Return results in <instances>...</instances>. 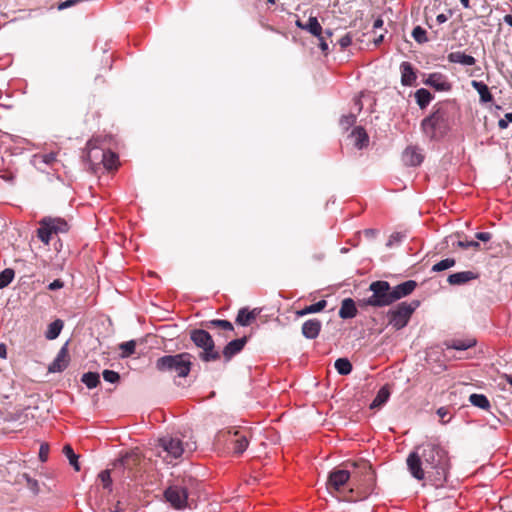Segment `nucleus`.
I'll list each match as a JSON object with an SVG mask.
<instances>
[{
    "label": "nucleus",
    "instance_id": "obj_1",
    "mask_svg": "<svg viewBox=\"0 0 512 512\" xmlns=\"http://www.w3.org/2000/svg\"><path fill=\"white\" fill-rule=\"evenodd\" d=\"M406 463L412 477L419 481L428 478L436 487L447 481L450 459L447 451L437 443L426 442L417 446L408 455Z\"/></svg>",
    "mask_w": 512,
    "mask_h": 512
},
{
    "label": "nucleus",
    "instance_id": "obj_2",
    "mask_svg": "<svg viewBox=\"0 0 512 512\" xmlns=\"http://www.w3.org/2000/svg\"><path fill=\"white\" fill-rule=\"evenodd\" d=\"M351 488H349V501H360L367 499L375 489V473L371 465L365 461L350 464Z\"/></svg>",
    "mask_w": 512,
    "mask_h": 512
},
{
    "label": "nucleus",
    "instance_id": "obj_3",
    "mask_svg": "<svg viewBox=\"0 0 512 512\" xmlns=\"http://www.w3.org/2000/svg\"><path fill=\"white\" fill-rule=\"evenodd\" d=\"M192 358L193 356L188 352L165 355L156 360L155 368L159 372L170 373L177 377L185 378L191 371Z\"/></svg>",
    "mask_w": 512,
    "mask_h": 512
},
{
    "label": "nucleus",
    "instance_id": "obj_4",
    "mask_svg": "<svg viewBox=\"0 0 512 512\" xmlns=\"http://www.w3.org/2000/svg\"><path fill=\"white\" fill-rule=\"evenodd\" d=\"M194 449L195 445L190 446L187 443L185 448L181 440L170 436L160 438L156 445L157 456L161 457L167 464H171L174 460L180 458L186 450L191 452Z\"/></svg>",
    "mask_w": 512,
    "mask_h": 512
},
{
    "label": "nucleus",
    "instance_id": "obj_5",
    "mask_svg": "<svg viewBox=\"0 0 512 512\" xmlns=\"http://www.w3.org/2000/svg\"><path fill=\"white\" fill-rule=\"evenodd\" d=\"M190 338L198 348L202 349L199 357L203 362L216 361L220 359L221 355L215 350L214 341L207 331L203 329L193 330L190 334Z\"/></svg>",
    "mask_w": 512,
    "mask_h": 512
},
{
    "label": "nucleus",
    "instance_id": "obj_6",
    "mask_svg": "<svg viewBox=\"0 0 512 512\" xmlns=\"http://www.w3.org/2000/svg\"><path fill=\"white\" fill-rule=\"evenodd\" d=\"M420 306L419 300H412L410 302H401L388 312L389 324L396 330L404 328L414 311Z\"/></svg>",
    "mask_w": 512,
    "mask_h": 512
},
{
    "label": "nucleus",
    "instance_id": "obj_7",
    "mask_svg": "<svg viewBox=\"0 0 512 512\" xmlns=\"http://www.w3.org/2000/svg\"><path fill=\"white\" fill-rule=\"evenodd\" d=\"M327 490L330 493H348L351 488V470L347 468H335L328 476Z\"/></svg>",
    "mask_w": 512,
    "mask_h": 512
},
{
    "label": "nucleus",
    "instance_id": "obj_8",
    "mask_svg": "<svg viewBox=\"0 0 512 512\" xmlns=\"http://www.w3.org/2000/svg\"><path fill=\"white\" fill-rule=\"evenodd\" d=\"M370 290L372 295L368 299V304L374 307L388 306L394 302L392 289L386 281H375L371 283Z\"/></svg>",
    "mask_w": 512,
    "mask_h": 512
},
{
    "label": "nucleus",
    "instance_id": "obj_9",
    "mask_svg": "<svg viewBox=\"0 0 512 512\" xmlns=\"http://www.w3.org/2000/svg\"><path fill=\"white\" fill-rule=\"evenodd\" d=\"M67 230L68 224L65 220L61 218H44L37 229V236L43 243L48 245L53 234L63 233Z\"/></svg>",
    "mask_w": 512,
    "mask_h": 512
},
{
    "label": "nucleus",
    "instance_id": "obj_10",
    "mask_svg": "<svg viewBox=\"0 0 512 512\" xmlns=\"http://www.w3.org/2000/svg\"><path fill=\"white\" fill-rule=\"evenodd\" d=\"M87 160L96 163L98 160L103 163L106 169H114L117 166L118 156L111 151H104L93 146L91 142L87 143Z\"/></svg>",
    "mask_w": 512,
    "mask_h": 512
},
{
    "label": "nucleus",
    "instance_id": "obj_11",
    "mask_svg": "<svg viewBox=\"0 0 512 512\" xmlns=\"http://www.w3.org/2000/svg\"><path fill=\"white\" fill-rule=\"evenodd\" d=\"M166 501L175 509L191 507L188 499L187 489L181 485H171L165 492Z\"/></svg>",
    "mask_w": 512,
    "mask_h": 512
},
{
    "label": "nucleus",
    "instance_id": "obj_12",
    "mask_svg": "<svg viewBox=\"0 0 512 512\" xmlns=\"http://www.w3.org/2000/svg\"><path fill=\"white\" fill-rule=\"evenodd\" d=\"M423 83L439 92H448L452 89V84L448 77L440 72L430 73L423 80Z\"/></svg>",
    "mask_w": 512,
    "mask_h": 512
},
{
    "label": "nucleus",
    "instance_id": "obj_13",
    "mask_svg": "<svg viewBox=\"0 0 512 512\" xmlns=\"http://www.w3.org/2000/svg\"><path fill=\"white\" fill-rule=\"evenodd\" d=\"M69 364V354L67 344H65L58 352L56 358L49 365L48 371L52 373L62 372Z\"/></svg>",
    "mask_w": 512,
    "mask_h": 512
},
{
    "label": "nucleus",
    "instance_id": "obj_14",
    "mask_svg": "<svg viewBox=\"0 0 512 512\" xmlns=\"http://www.w3.org/2000/svg\"><path fill=\"white\" fill-rule=\"evenodd\" d=\"M416 287L417 282L414 280H408L394 287H391L394 302L410 295L415 290Z\"/></svg>",
    "mask_w": 512,
    "mask_h": 512
},
{
    "label": "nucleus",
    "instance_id": "obj_15",
    "mask_svg": "<svg viewBox=\"0 0 512 512\" xmlns=\"http://www.w3.org/2000/svg\"><path fill=\"white\" fill-rule=\"evenodd\" d=\"M443 122V116L440 112H435L422 121L423 131L430 137L435 136L436 128Z\"/></svg>",
    "mask_w": 512,
    "mask_h": 512
},
{
    "label": "nucleus",
    "instance_id": "obj_16",
    "mask_svg": "<svg viewBox=\"0 0 512 512\" xmlns=\"http://www.w3.org/2000/svg\"><path fill=\"white\" fill-rule=\"evenodd\" d=\"M247 341L246 337L235 339L230 341L223 349V357L226 361H230L231 358L238 354L245 346Z\"/></svg>",
    "mask_w": 512,
    "mask_h": 512
},
{
    "label": "nucleus",
    "instance_id": "obj_17",
    "mask_svg": "<svg viewBox=\"0 0 512 512\" xmlns=\"http://www.w3.org/2000/svg\"><path fill=\"white\" fill-rule=\"evenodd\" d=\"M401 72V84L403 86H412L414 85L417 76L415 70L410 62L404 61L400 65Z\"/></svg>",
    "mask_w": 512,
    "mask_h": 512
},
{
    "label": "nucleus",
    "instance_id": "obj_18",
    "mask_svg": "<svg viewBox=\"0 0 512 512\" xmlns=\"http://www.w3.org/2000/svg\"><path fill=\"white\" fill-rule=\"evenodd\" d=\"M321 326L318 319H309L302 325V334L307 339H315L320 333Z\"/></svg>",
    "mask_w": 512,
    "mask_h": 512
},
{
    "label": "nucleus",
    "instance_id": "obj_19",
    "mask_svg": "<svg viewBox=\"0 0 512 512\" xmlns=\"http://www.w3.org/2000/svg\"><path fill=\"white\" fill-rule=\"evenodd\" d=\"M477 278V274L472 271H462L448 276L447 281L450 285H463Z\"/></svg>",
    "mask_w": 512,
    "mask_h": 512
},
{
    "label": "nucleus",
    "instance_id": "obj_20",
    "mask_svg": "<svg viewBox=\"0 0 512 512\" xmlns=\"http://www.w3.org/2000/svg\"><path fill=\"white\" fill-rule=\"evenodd\" d=\"M403 162L408 166L420 165L423 157L415 147H408L404 150L402 155Z\"/></svg>",
    "mask_w": 512,
    "mask_h": 512
},
{
    "label": "nucleus",
    "instance_id": "obj_21",
    "mask_svg": "<svg viewBox=\"0 0 512 512\" xmlns=\"http://www.w3.org/2000/svg\"><path fill=\"white\" fill-rule=\"evenodd\" d=\"M258 314L259 311L257 309L248 310V308H241L236 317V323L241 326H248L256 319Z\"/></svg>",
    "mask_w": 512,
    "mask_h": 512
},
{
    "label": "nucleus",
    "instance_id": "obj_22",
    "mask_svg": "<svg viewBox=\"0 0 512 512\" xmlns=\"http://www.w3.org/2000/svg\"><path fill=\"white\" fill-rule=\"evenodd\" d=\"M447 59L451 63H459L464 66H472L476 63V59L473 56L460 51L451 52L448 54Z\"/></svg>",
    "mask_w": 512,
    "mask_h": 512
},
{
    "label": "nucleus",
    "instance_id": "obj_23",
    "mask_svg": "<svg viewBox=\"0 0 512 512\" xmlns=\"http://www.w3.org/2000/svg\"><path fill=\"white\" fill-rule=\"evenodd\" d=\"M357 314V308L354 301L351 298H346L342 301L339 310V316L342 319H350L355 317Z\"/></svg>",
    "mask_w": 512,
    "mask_h": 512
},
{
    "label": "nucleus",
    "instance_id": "obj_24",
    "mask_svg": "<svg viewBox=\"0 0 512 512\" xmlns=\"http://www.w3.org/2000/svg\"><path fill=\"white\" fill-rule=\"evenodd\" d=\"M351 137L353 138L354 146L358 149L366 147L369 143V136L362 127H356L353 129Z\"/></svg>",
    "mask_w": 512,
    "mask_h": 512
},
{
    "label": "nucleus",
    "instance_id": "obj_25",
    "mask_svg": "<svg viewBox=\"0 0 512 512\" xmlns=\"http://www.w3.org/2000/svg\"><path fill=\"white\" fill-rule=\"evenodd\" d=\"M239 433H240V430H236V429L220 431L217 434L216 439H217L218 443L224 442L228 445L229 448L232 449L233 444L235 443V440L237 439Z\"/></svg>",
    "mask_w": 512,
    "mask_h": 512
},
{
    "label": "nucleus",
    "instance_id": "obj_26",
    "mask_svg": "<svg viewBox=\"0 0 512 512\" xmlns=\"http://www.w3.org/2000/svg\"><path fill=\"white\" fill-rule=\"evenodd\" d=\"M471 85L478 92L481 102L487 103L493 100V96L485 83L473 80Z\"/></svg>",
    "mask_w": 512,
    "mask_h": 512
},
{
    "label": "nucleus",
    "instance_id": "obj_27",
    "mask_svg": "<svg viewBox=\"0 0 512 512\" xmlns=\"http://www.w3.org/2000/svg\"><path fill=\"white\" fill-rule=\"evenodd\" d=\"M389 397H390V390H389L388 386L381 387L380 390L378 391L376 397L372 401L370 408L376 409V408L381 407L383 404H385L388 401Z\"/></svg>",
    "mask_w": 512,
    "mask_h": 512
},
{
    "label": "nucleus",
    "instance_id": "obj_28",
    "mask_svg": "<svg viewBox=\"0 0 512 512\" xmlns=\"http://www.w3.org/2000/svg\"><path fill=\"white\" fill-rule=\"evenodd\" d=\"M415 99L420 108H425L433 99L432 94L425 88H420L415 92Z\"/></svg>",
    "mask_w": 512,
    "mask_h": 512
},
{
    "label": "nucleus",
    "instance_id": "obj_29",
    "mask_svg": "<svg viewBox=\"0 0 512 512\" xmlns=\"http://www.w3.org/2000/svg\"><path fill=\"white\" fill-rule=\"evenodd\" d=\"M476 344L475 339H458L452 340L449 344H447L448 349H455L459 351L467 350L473 347Z\"/></svg>",
    "mask_w": 512,
    "mask_h": 512
},
{
    "label": "nucleus",
    "instance_id": "obj_30",
    "mask_svg": "<svg viewBox=\"0 0 512 512\" xmlns=\"http://www.w3.org/2000/svg\"><path fill=\"white\" fill-rule=\"evenodd\" d=\"M63 325V321L60 319L53 321L48 325L45 337L49 340L56 339L59 336L61 330L63 329Z\"/></svg>",
    "mask_w": 512,
    "mask_h": 512
},
{
    "label": "nucleus",
    "instance_id": "obj_31",
    "mask_svg": "<svg viewBox=\"0 0 512 512\" xmlns=\"http://www.w3.org/2000/svg\"><path fill=\"white\" fill-rule=\"evenodd\" d=\"M249 441L247 435L240 431L235 443L233 444L232 450L234 454H242L248 447Z\"/></svg>",
    "mask_w": 512,
    "mask_h": 512
},
{
    "label": "nucleus",
    "instance_id": "obj_32",
    "mask_svg": "<svg viewBox=\"0 0 512 512\" xmlns=\"http://www.w3.org/2000/svg\"><path fill=\"white\" fill-rule=\"evenodd\" d=\"M305 30L315 37H320L323 33V28L316 17H309L308 22L305 24Z\"/></svg>",
    "mask_w": 512,
    "mask_h": 512
},
{
    "label": "nucleus",
    "instance_id": "obj_33",
    "mask_svg": "<svg viewBox=\"0 0 512 512\" xmlns=\"http://www.w3.org/2000/svg\"><path fill=\"white\" fill-rule=\"evenodd\" d=\"M327 305L326 300H320L317 303H314L312 305L306 306L304 309L299 310L296 312L297 316L302 317L307 314L317 313L322 311Z\"/></svg>",
    "mask_w": 512,
    "mask_h": 512
},
{
    "label": "nucleus",
    "instance_id": "obj_34",
    "mask_svg": "<svg viewBox=\"0 0 512 512\" xmlns=\"http://www.w3.org/2000/svg\"><path fill=\"white\" fill-rule=\"evenodd\" d=\"M469 401L473 406L487 410L490 408V402L488 398L483 394L473 393L469 397Z\"/></svg>",
    "mask_w": 512,
    "mask_h": 512
},
{
    "label": "nucleus",
    "instance_id": "obj_35",
    "mask_svg": "<svg viewBox=\"0 0 512 512\" xmlns=\"http://www.w3.org/2000/svg\"><path fill=\"white\" fill-rule=\"evenodd\" d=\"M81 381L89 389L96 388L100 383V375L96 372H87L82 375Z\"/></svg>",
    "mask_w": 512,
    "mask_h": 512
},
{
    "label": "nucleus",
    "instance_id": "obj_36",
    "mask_svg": "<svg viewBox=\"0 0 512 512\" xmlns=\"http://www.w3.org/2000/svg\"><path fill=\"white\" fill-rule=\"evenodd\" d=\"M334 366L340 375H348L352 371V364L347 358L337 359Z\"/></svg>",
    "mask_w": 512,
    "mask_h": 512
},
{
    "label": "nucleus",
    "instance_id": "obj_37",
    "mask_svg": "<svg viewBox=\"0 0 512 512\" xmlns=\"http://www.w3.org/2000/svg\"><path fill=\"white\" fill-rule=\"evenodd\" d=\"M63 453L68 458L69 463L76 471L80 470L78 456L74 453L72 447L70 445H65L63 448Z\"/></svg>",
    "mask_w": 512,
    "mask_h": 512
},
{
    "label": "nucleus",
    "instance_id": "obj_38",
    "mask_svg": "<svg viewBox=\"0 0 512 512\" xmlns=\"http://www.w3.org/2000/svg\"><path fill=\"white\" fill-rule=\"evenodd\" d=\"M15 272L11 268H6L0 273V289L7 287L14 279Z\"/></svg>",
    "mask_w": 512,
    "mask_h": 512
},
{
    "label": "nucleus",
    "instance_id": "obj_39",
    "mask_svg": "<svg viewBox=\"0 0 512 512\" xmlns=\"http://www.w3.org/2000/svg\"><path fill=\"white\" fill-rule=\"evenodd\" d=\"M455 263H456V261L454 258L443 259L432 266V271L433 272H441V271L447 270L449 268H452L455 265Z\"/></svg>",
    "mask_w": 512,
    "mask_h": 512
},
{
    "label": "nucleus",
    "instance_id": "obj_40",
    "mask_svg": "<svg viewBox=\"0 0 512 512\" xmlns=\"http://www.w3.org/2000/svg\"><path fill=\"white\" fill-rule=\"evenodd\" d=\"M135 347L136 342L134 340L121 343L119 346L121 350V357L126 358L132 355L135 352Z\"/></svg>",
    "mask_w": 512,
    "mask_h": 512
},
{
    "label": "nucleus",
    "instance_id": "obj_41",
    "mask_svg": "<svg viewBox=\"0 0 512 512\" xmlns=\"http://www.w3.org/2000/svg\"><path fill=\"white\" fill-rule=\"evenodd\" d=\"M139 459V453L137 450L131 451L123 455L120 459H118V462L123 467H127L130 465V460L133 461V463H136Z\"/></svg>",
    "mask_w": 512,
    "mask_h": 512
},
{
    "label": "nucleus",
    "instance_id": "obj_42",
    "mask_svg": "<svg viewBox=\"0 0 512 512\" xmlns=\"http://www.w3.org/2000/svg\"><path fill=\"white\" fill-rule=\"evenodd\" d=\"M412 37L419 44H423V43L428 42V38H427V35H426V30L423 29L421 26H416L413 29Z\"/></svg>",
    "mask_w": 512,
    "mask_h": 512
},
{
    "label": "nucleus",
    "instance_id": "obj_43",
    "mask_svg": "<svg viewBox=\"0 0 512 512\" xmlns=\"http://www.w3.org/2000/svg\"><path fill=\"white\" fill-rule=\"evenodd\" d=\"M332 35H333V33L331 30H325L323 33H321L320 37H317L318 41H319V47L324 54H327L329 51V45L327 43V38L332 37Z\"/></svg>",
    "mask_w": 512,
    "mask_h": 512
},
{
    "label": "nucleus",
    "instance_id": "obj_44",
    "mask_svg": "<svg viewBox=\"0 0 512 512\" xmlns=\"http://www.w3.org/2000/svg\"><path fill=\"white\" fill-rule=\"evenodd\" d=\"M98 477L103 485V488L111 491L112 479H111L110 471L103 470L99 473Z\"/></svg>",
    "mask_w": 512,
    "mask_h": 512
},
{
    "label": "nucleus",
    "instance_id": "obj_45",
    "mask_svg": "<svg viewBox=\"0 0 512 512\" xmlns=\"http://www.w3.org/2000/svg\"><path fill=\"white\" fill-rule=\"evenodd\" d=\"M102 375L105 381L112 384H115L120 380L119 373L113 370H104Z\"/></svg>",
    "mask_w": 512,
    "mask_h": 512
},
{
    "label": "nucleus",
    "instance_id": "obj_46",
    "mask_svg": "<svg viewBox=\"0 0 512 512\" xmlns=\"http://www.w3.org/2000/svg\"><path fill=\"white\" fill-rule=\"evenodd\" d=\"M210 324L215 326V327L222 328L224 330H228V331H232L233 330V325L228 320L216 319V320H212L210 322Z\"/></svg>",
    "mask_w": 512,
    "mask_h": 512
},
{
    "label": "nucleus",
    "instance_id": "obj_47",
    "mask_svg": "<svg viewBox=\"0 0 512 512\" xmlns=\"http://www.w3.org/2000/svg\"><path fill=\"white\" fill-rule=\"evenodd\" d=\"M25 481H26V484L28 486V488L33 492V493H38L39 491V485H38V482L37 480L31 478L28 474H23L22 476Z\"/></svg>",
    "mask_w": 512,
    "mask_h": 512
},
{
    "label": "nucleus",
    "instance_id": "obj_48",
    "mask_svg": "<svg viewBox=\"0 0 512 512\" xmlns=\"http://www.w3.org/2000/svg\"><path fill=\"white\" fill-rule=\"evenodd\" d=\"M509 123H512V113H506L504 118L498 121V126L500 129H506Z\"/></svg>",
    "mask_w": 512,
    "mask_h": 512
},
{
    "label": "nucleus",
    "instance_id": "obj_49",
    "mask_svg": "<svg viewBox=\"0 0 512 512\" xmlns=\"http://www.w3.org/2000/svg\"><path fill=\"white\" fill-rule=\"evenodd\" d=\"M480 244L479 242L477 241H458V247H461L463 249H468V248H479Z\"/></svg>",
    "mask_w": 512,
    "mask_h": 512
},
{
    "label": "nucleus",
    "instance_id": "obj_50",
    "mask_svg": "<svg viewBox=\"0 0 512 512\" xmlns=\"http://www.w3.org/2000/svg\"><path fill=\"white\" fill-rule=\"evenodd\" d=\"M48 453H49L48 444H46V443L41 444L40 449H39V458L42 462H45L47 460Z\"/></svg>",
    "mask_w": 512,
    "mask_h": 512
},
{
    "label": "nucleus",
    "instance_id": "obj_51",
    "mask_svg": "<svg viewBox=\"0 0 512 512\" xmlns=\"http://www.w3.org/2000/svg\"><path fill=\"white\" fill-rule=\"evenodd\" d=\"M437 415L439 416L440 420L443 422V423H447L449 422L450 418L449 417L448 419H446V417L449 415V410L448 408L446 407H440L438 410H437Z\"/></svg>",
    "mask_w": 512,
    "mask_h": 512
},
{
    "label": "nucleus",
    "instance_id": "obj_52",
    "mask_svg": "<svg viewBox=\"0 0 512 512\" xmlns=\"http://www.w3.org/2000/svg\"><path fill=\"white\" fill-rule=\"evenodd\" d=\"M352 43V38L349 34L344 35L340 40L339 44L342 48H346Z\"/></svg>",
    "mask_w": 512,
    "mask_h": 512
},
{
    "label": "nucleus",
    "instance_id": "obj_53",
    "mask_svg": "<svg viewBox=\"0 0 512 512\" xmlns=\"http://www.w3.org/2000/svg\"><path fill=\"white\" fill-rule=\"evenodd\" d=\"M476 239L487 242L491 239L492 235L489 232H478L475 234Z\"/></svg>",
    "mask_w": 512,
    "mask_h": 512
},
{
    "label": "nucleus",
    "instance_id": "obj_54",
    "mask_svg": "<svg viewBox=\"0 0 512 512\" xmlns=\"http://www.w3.org/2000/svg\"><path fill=\"white\" fill-rule=\"evenodd\" d=\"M42 162L51 164L55 161L56 155L54 153H48L41 156Z\"/></svg>",
    "mask_w": 512,
    "mask_h": 512
},
{
    "label": "nucleus",
    "instance_id": "obj_55",
    "mask_svg": "<svg viewBox=\"0 0 512 512\" xmlns=\"http://www.w3.org/2000/svg\"><path fill=\"white\" fill-rule=\"evenodd\" d=\"M63 286H64L63 281H62V280H60V279H56V280H54L53 282H51V283L49 284L48 288H49L50 290H58V289L63 288Z\"/></svg>",
    "mask_w": 512,
    "mask_h": 512
},
{
    "label": "nucleus",
    "instance_id": "obj_56",
    "mask_svg": "<svg viewBox=\"0 0 512 512\" xmlns=\"http://www.w3.org/2000/svg\"><path fill=\"white\" fill-rule=\"evenodd\" d=\"M342 122H346L347 125H352L356 121V117L353 114L344 116L341 120Z\"/></svg>",
    "mask_w": 512,
    "mask_h": 512
},
{
    "label": "nucleus",
    "instance_id": "obj_57",
    "mask_svg": "<svg viewBox=\"0 0 512 512\" xmlns=\"http://www.w3.org/2000/svg\"><path fill=\"white\" fill-rule=\"evenodd\" d=\"M78 2V0H67L65 2H62L60 5H59V9L62 10V9H65V8H68V7H71L72 5L76 4Z\"/></svg>",
    "mask_w": 512,
    "mask_h": 512
},
{
    "label": "nucleus",
    "instance_id": "obj_58",
    "mask_svg": "<svg viewBox=\"0 0 512 512\" xmlns=\"http://www.w3.org/2000/svg\"><path fill=\"white\" fill-rule=\"evenodd\" d=\"M447 20H448V17H447L445 14H439V15H437V17H436V21H437L439 24H443V23H445Z\"/></svg>",
    "mask_w": 512,
    "mask_h": 512
},
{
    "label": "nucleus",
    "instance_id": "obj_59",
    "mask_svg": "<svg viewBox=\"0 0 512 512\" xmlns=\"http://www.w3.org/2000/svg\"><path fill=\"white\" fill-rule=\"evenodd\" d=\"M0 357L6 358V347L4 344H0Z\"/></svg>",
    "mask_w": 512,
    "mask_h": 512
},
{
    "label": "nucleus",
    "instance_id": "obj_60",
    "mask_svg": "<svg viewBox=\"0 0 512 512\" xmlns=\"http://www.w3.org/2000/svg\"><path fill=\"white\" fill-rule=\"evenodd\" d=\"M376 231L373 230V229H366L364 231V234L367 236V237H373L375 235Z\"/></svg>",
    "mask_w": 512,
    "mask_h": 512
},
{
    "label": "nucleus",
    "instance_id": "obj_61",
    "mask_svg": "<svg viewBox=\"0 0 512 512\" xmlns=\"http://www.w3.org/2000/svg\"><path fill=\"white\" fill-rule=\"evenodd\" d=\"M383 26V20L382 19H377L375 20L374 22V25L373 27L376 29V28H381Z\"/></svg>",
    "mask_w": 512,
    "mask_h": 512
},
{
    "label": "nucleus",
    "instance_id": "obj_62",
    "mask_svg": "<svg viewBox=\"0 0 512 512\" xmlns=\"http://www.w3.org/2000/svg\"><path fill=\"white\" fill-rule=\"evenodd\" d=\"M355 106L357 108V111L360 112L362 109V104H361V100L359 97L355 99Z\"/></svg>",
    "mask_w": 512,
    "mask_h": 512
},
{
    "label": "nucleus",
    "instance_id": "obj_63",
    "mask_svg": "<svg viewBox=\"0 0 512 512\" xmlns=\"http://www.w3.org/2000/svg\"><path fill=\"white\" fill-rule=\"evenodd\" d=\"M504 20H505V23H507L509 26L512 27V15H506Z\"/></svg>",
    "mask_w": 512,
    "mask_h": 512
},
{
    "label": "nucleus",
    "instance_id": "obj_64",
    "mask_svg": "<svg viewBox=\"0 0 512 512\" xmlns=\"http://www.w3.org/2000/svg\"><path fill=\"white\" fill-rule=\"evenodd\" d=\"M503 377L506 379V381L512 386V376L504 374Z\"/></svg>",
    "mask_w": 512,
    "mask_h": 512
}]
</instances>
